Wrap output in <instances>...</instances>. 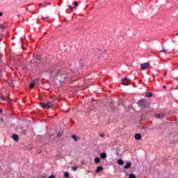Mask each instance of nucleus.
I'll use <instances>...</instances> for the list:
<instances>
[{
  "label": "nucleus",
  "mask_w": 178,
  "mask_h": 178,
  "mask_svg": "<svg viewBox=\"0 0 178 178\" xmlns=\"http://www.w3.org/2000/svg\"><path fill=\"white\" fill-rule=\"evenodd\" d=\"M117 163L119 164V165H124V162L122 160V159H118Z\"/></svg>",
  "instance_id": "dca6fc26"
},
{
  "label": "nucleus",
  "mask_w": 178,
  "mask_h": 178,
  "mask_svg": "<svg viewBox=\"0 0 178 178\" xmlns=\"http://www.w3.org/2000/svg\"><path fill=\"white\" fill-rule=\"evenodd\" d=\"M104 170V167L98 166L95 170V173H99V172H102Z\"/></svg>",
  "instance_id": "6e6552de"
},
{
  "label": "nucleus",
  "mask_w": 178,
  "mask_h": 178,
  "mask_svg": "<svg viewBox=\"0 0 178 178\" xmlns=\"http://www.w3.org/2000/svg\"><path fill=\"white\" fill-rule=\"evenodd\" d=\"M130 79L127 77H124L122 79L121 83L123 84V86H129L130 84Z\"/></svg>",
  "instance_id": "39448f33"
},
{
  "label": "nucleus",
  "mask_w": 178,
  "mask_h": 178,
  "mask_svg": "<svg viewBox=\"0 0 178 178\" xmlns=\"http://www.w3.org/2000/svg\"><path fill=\"white\" fill-rule=\"evenodd\" d=\"M163 88L166 89V86H163Z\"/></svg>",
  "instance_id": "2f4dec72"
},
{
  "label": "nucleus",
  "mask_w": 178,
  "mask_h": 178,
  "mask_svg": "<svg viewBox=\"0 0 178 178\" xmlns=\"http://www.w3.org/2000/svg\"><path fill=\"white\" fill-rule=\"evenodd\" d=\"M100 137H101L102 138H103V137H105V134H100Z\"/></svg>",
  "instance_id": "393cba45"
},
{
  "label": "nucleus",
  "mask_w": 178,
  "mask_h": 178,
  "mask_svg": "<svg viewBox=\"0 0 178 178\" xmlns=\"http://www.w3.org/2000/svg\"><path fill=\"white\" fill-rule=\"evenodd\" d=\"M104 52H106V50H105Z\"/></svg>",
  "instance_id": "72a5a7b5"
},
{
  "label": "nucleus",
  "mask_w": 178,
  "mask_h": 178,
  "mask_svg": "<svg viewBox=\"0 0 178 178\" xmlns=\"http://www.w3.org/2000/svg\"><path fill=\"white\" fill-rule=\"evenodd\" d=\"M138 106L142 108V109H145L149 107V102L147 99H142L138 101Z\"/></svg>",
  "instance_id": "f03ea898"
},
{
  "label": "nucleus",
  "mask_w": 178,
  "mask_h": 178,
  "mask_svg": "<svg viewBox=\"0 0 178 178\" xmlns=\"http://www.w3.org/2000/svg\"><path fill=\"white\" fill-rule=\"evenodd\" d=\"M74 6H79V3H77V1H75L74 3Z\"/></svg>",
  "instance_id": "5701e85b"
},
{
  "label": "nucleus",
  "mask_w": 178,
  "mask_h": 178,
  "mask_svg": "<svg viewBox=\"0 0 178 178\" xmlns=\"http://www.w3.org/2000/svg\"><path fill=\"white\" fill-rule=\"evenodd\" d=\"M145 97H147V98H151V97H152V92H148L146 93Z\"/></svg>",
  "instance_id": "ddd939ff"
},
{
  "label": "nucleus",
  "mask_w": 178,
  "mask_h": 178,
  "mask_svg": "<svg viewBox=\"0 0 178 178\" xmlns=\"http://www.w3.org/2000/svg\"><path fill=\"white\" fill-rule=\"evenodd\" d=\"M66 79H67V74H66V73L65 72H63L58 75V79L60 83H63V81H65Z\"/></svg>",
  "instance_id": "20e7f679"
},
{
  "label": "nucleus",
  "mask_w": 178,
  "mask_h": 178,
  "mask_svg": "<svg viewBox=\"0 0 178 178\" xmlns=\"http://www.w3.org/2000/svg\"><path fill=\"white\" fill-rule=\"evenodd\" d=\"M148 67H149V63H145L143 64L140 65V69L142 70H145V69H148Z\"/></svg>",
  "instance_id": "423d86ee"
},
{
  "label": "nucleus",
  "mask_w": 178,
  "mask_h": 178,
  "mask_svg": "<svg viewBox=\"0 0 178 178\" xmlns=\"http://www.w3.org/2000/svg\"><path fill=\"white\" fill-rule=\"evenodd\" d=\"M57 136H58V137H60V136H62V134L58 133V134H57Z\"/></svg>",
  "instance_id": "c756f323"
},
{
  "label": "nucleus",
  "mask_w": 178,
  "mask_h": 178,
  "mask_svg": "<svg viewBox=\"0 0 178 178\" xmlns=\"http://www.w3.org/2000/svg\"><path fill=\"white\" fill-rule=\"evenodd\" d=\"M68 8H70V9H71V10L76 9L75 7H72V6H70V5L68 6Z\"/></svg>",
  "instance_id": "4be33fe9"
},
{
  "label": "nucleus",
  "mask_w": 178,
  "mask_h": 178,
  "mask_svg": "<svg viewBox=\"0 0 178 178\" xmlns=\"http://www.w3.org/2000/svg\"><path fill=\"white\" fill-rule=\"evenodd\" d=\"M13 139L14 141H19V136L17 134H13Z\"/></svg>",
  "instance_id": "9d476101"
},
{
  "label": "nucleus",
  "mask_w": 178,
  "mask_h": 178,
  "mask_svg": "<svg viewBox=\"0 0 178 178\" xmlns=\"http://www.w3.org/2000/svg\"><path fill=\"white\" fill-rule=\"evenodd\" d=\"M161 52H165V54H166V50L163 49V50L161 51Z\"/></svg>",
  "instance_id": "cd10ccee"
},
{
  "label": "nucleus",
  "mask_w": 178,
  "mask_h": 178,
  "mask_svg": "<svg viewBox=\"0 0 178 178\" xmlns=\"http://www.w3.org/2000/svg\"><path fill=\"white\" fill-rule=\"evenodd\" d=\"M110 108H113V104L111 103V104H110Z\"/></svg>",
  "instance_id": "c85d7f7f"
},
{
  "label": "nucleus",
  "mask_w": 178,
  "mask_h": 178,
  "mask_svg": "<svg viewBox=\"0 0 178 178\" xmlns=\"http://www.w3.org/2000/svg\"><path fill=\"white\" fill-rule=\"evenodd\" d=\"M101 162V159L98 157L95 158V163H99Z\"/></svg>",
  "instance_id": "2eb2a0df"
},
{
  "label": "nucleus",
  "mask_w": 178,
  "mask_h": 178,
  "mask_svg": "<svg viewBox=\"0 0 178 178\" xmlns=\"http://www.w3.org/2000/svg\"><path fill=\"white\" fill-rule=\"evenodd\" d=\"M135 139H136V140H141V134H135Z\"/></svg>",
  "instance_id": "9b49d317"
},
{
  "label": "nucleus",
  "mask_w": 178,
  "mask_h": 178,
  "mask_svg": "<svg viewBox=\"0 0 178 178\" xmlns=\"http://www.w3.org/2000/svg\"><path fill=\"white\" fill-rule=\"evenodd\" d=\"M34 86H35V81H33V82H32L31 83H30V88L32 89V88H34Z\"/></svg>",
  "instance_id": "4468645a"
},
{
  "label": "nucleus",
  "mask_w": 178,
  "mask_h": 178,
  "mask_svg": "<svg viewBox=\"0 0 178 178\" xmlns=\"http://www.w3.org/2000/svg\"><path fill=\"white\" fill-rule=\"evenodd\" d=\"M72 170H77V169H79V168L77 166H72Z\"/></svg>",
  "instance_id": "412c9836"
},
{
  "label": "nucleus",
  "mask_w": 178,
  "mask_h": 178,
  "mask_svg": "<svg viewBox=\"0 0 178 178\" xmlns=\"http://www.w3.org/2000/svg\"><path fill=\"white\" fill-rule=\"evenodd\" d=\"M129 178H136V175H134V174H130L129 175Z\"/></svg>",
  "instance_id": "aec40b11"
},
{
  "label": "nucleus",
  "mask_w": 178,
  "mask_h": 178,
  "mask_svg": "<svg viewBox=\"0 0 178 178\" xmlns=\"http://www.w3.org/2000/svg\"><path fill=\"white\" fill-rule=\"evenodd\" d=\"M3 15V12H0V17H2V15Z\"/></svg>",
  "instance_id": "bb28decb"
},
{
  "label": "nucleus",
  "mask_w": 178,
  "mask_h": 178,
  "mask_svg": "<svg viewBox=\"0 0 178 178\" xmlns=\"http://www.w3.org/2000/svg\"><path fill=\"white\" fill-rule=\"evenodd\" d=\"M56 101V99H54L47 103L42 102V103H40V106L44 109H45V108H54V106H55Z\"/></svg>",
  "instance_id": "f257e3e1"
},
{
  "label": "nucleus",
  "mask_w": 178,
  "mask_h": 178,
  "mask_svg": "<svg viewBox=\"0 0 178 178\" xmlns=\"http://www.w3.org/2000/svg\"><path fill=\"white\" fill-rule=\"evenodd\" d=\"M166 116V113H160L159 114H156V118L157 119H163Z\"/></svg>",
  "instance_id": "0eeeda50"
},
{
  "label": "nucleus",
  "mask_w": 178,
  "mask_h": 178,
  "mask_svg": "<svg viewBox=\"0 0 178 178\" xmlns=\"http://www.w3.org/2000/svg\"><path fill=\"white\" fill-rule=\"evenodd\" d=\"M32 62L33 63H32L31 66L34 69V68H35V67H37L38 66L39 63H41V57H40V56H36L33 58Z\"/></svg>",
  "instance_id": "7ed1b4c3"
},
{
  "label": "nucleus",
  "mask_w": 178,
  "mask_h": 178,
  "mask_svg": "<svg viewBox=\"0 0 178 178\" xmlns=\"http://www.w3.org/2000/svg\"><path fill=\"white\" fill-rule=\"evenodd\" d=\"M42 20H44V22H45L49 19V17H42Z\"/></svg>",
  "instance_id": "6ab92c4d"
},
{
  "label": "nucleus",
  "mask_w": 178,
  "mask_h": 178,
  "mask_svg": "<svg viewBox=\"0 0 178 178\" xmlns=\"http://www.w3.org/2000/svg\"><path fill=\"white\" fill-rule=\"evenodd\" d=\"M100 158L102 159H105L106 158V153H104V152L101 153L100 154Z\"/></svg>",
  "instance_id": "f8f14e48"
},
{
  "label": "nucleus",
  "mask_w": 178,
  "mask_h": 178,
  "mask_svg": "<svg viewBox=\"0 0 178 178\" xmlns=\"http://www.w3.org/2000/svg\"><path fill=\"white\" fill-rule=\"evenodd\" d=\"M177 35H178V33H177Z\"/></svg>",
  "instance_id": "f704fd0d"
},
{
  "label": "nucleus",
  "mask_w": 178,
  "mask_h": 178,
  "mask_svg": "<svg viewBox=\"0 0 178 178\" xmlns=\"http://www.w3.org/2000/svg\"><path fill=\"white\" fill-rule=\"evenodd\" d=\"M99 51H101V49H99Z\"/></svg>",
  "instance_id": "c9c22d12"
},
{
  "label": "nucleus",
  "mask_w": 178,
  "mask_h": 178,
  "mask_svg": "<svg viewBox=\"0 0 178 178\" xmlns=\"http://www.w3.org/2000/svg\"><path fill=\"white\" fill-rule=\"evenodd\" d=\"M2 112H3V111H2V110L0 108V113H2Z\"/></svg>",
  "instance_id": "473e14b6"
},
{
  "label": "nucleus",
  "mask_w": 178,
  "mask_h": 178,
  "mask_svg": "<svg viewBox=\"0 0 178 178\" xmlns=\"http://www.w3.org/2000/svg\"><path fill=\"white\" fill-rule=\"evenodd\" d=\"M64 177H65L66 178H69L70 177V175H69V172H65L64 173Z\"/></svg>",
  "instance_id": "a211bd4d"
},
{
  "label": "nucleus",
  "mask_w": 178,
  "mask_h": 178,
  "mask_svg": "<svg viewBox=\"0 0 178 178\" xmlns=\"http://www.w3.org/2000/svg\"><path fill=\"white\" fill-rule=\"evenodd\" d=\"M0 29H5V26H3V24H1L0 25Z\"/></svg>",
  "instance_id": "b1692460"
},
{
  "label": "nucleus",
  "mask_w": 178,
  "mask_h": 178,
  "mask_svg": "<svg viewBox=\"0 0 178 178\" xmlns=\"http://www.w3.org/2000/svg\"><path fill=\"white\" fill-rule=\"evenodd\" d=\"M72 138H73V140H74L75 141H77V138H79V136H76V135H72Z\"/></svg>",
  "instance_id": "f3484780"
},
{
  "label": "nucleus",
  "mask_w": 178,
  "mask_h": 178,
  "mask_svg": "<svg viewBox=\"0 0 178 178\" xmlns=\"http://www.w3.org/2000/svg\"><path fill=\"white\" fill-rule=\"evenodd\" d=\"M129 168H131V163L127 162L124 166V169H129Z\"/></svg>",
  "instance_id": "1a4fd4ad"
},
{
  "label": "nucleus",
  "mask_w": 178,
  "mask_h": 178,
  "mask_svg": "<svg viewBox=\"0 0 178 178\" xmlns=\"http://www.w3.org/2000/svg\"><path fill=\"white\" fill-rule=\"evenodd\" d=\"M1 99H5V97H3V96H1Z\"/></svg>",
  "instance_id": "7c9ffc66"
},
{
  "label": "nucleus",
  "mask_w": 178,
  "mask_h": 178,
  "mask_svg": "<svg viewBox=\"0 0 178 178\" xmlns=\"http://www.w3.org/2000/svg\"><path fill=\"white\" fill-rule=\"evenodd\" d=\"M48 178H55V175H51Z\"/></svg>",
  "instance_id": "a878e982"
}]
</instances>
